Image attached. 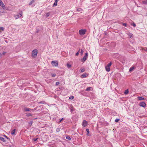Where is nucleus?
Listing matches in <instances>:
<instances>
[{"mask_svg": "<svg viewBox=\"0 0 147 147\" xmlns=\"http://www.w3.org/2000/svg\"><path fill=\"white\" fill-rule=\"evenodd\" d=\"M86 32V30L85 29H82L80 30L79 31V33L80 35H83L85 34Z\"/></svg>", "mask_w": 147, "mask_h": 147, "instance_id": "7ed1b4c3", "label": "nucleus"}, {"mask_svg": "<svg viewBox=\"0 0 147 147\" xmlns=\"http://www.w3.org/2000/svg\"><path fill=\"white\" fill-rule=\"evenodd\" d=\"M66 138L68 140H71V138L69 136H67L66 137Z\"/></svg>", "mask_w": 147, "mask_h": 147, "instance_id": "a878e982", "label": "nucleus"}, {"mask_svg": "<svg viewBox=\"0 0 147 147\" xmlns=\"http://www.w3.org/2000/svg\"><path fill=\"white\" fill-rule=\"evenodd\" d=\"M45 103V101H40L38 102V103L40 104H44Z\"/></svg>", "mask_w": 147, "mask_h": 147, "instance_id": "2f4dec72", "label": "nucleus"}, {"mask_svg": "<svg viewBox=\"0 0 147 147\" xmlns=\"http://www.w3.org/2000/svg\"><path fill=\"white\" fill-rule=\"evenodd\" d=\"M88 57V53H85V55L83 57V58L81 59V61L82 62H84L87 59Z\"/></svg>", "mask_w": 147, "mask_h": 147, "instance_id": "f03ea898", "label": "nucleus"}, {"mask_svg": "<svg viewBox=\"0 0 147 147\" xmlns=\"http://www.w3.org/2000/svg\"><path fill=\"white\" fill-rule=\"evenodd\" d=\"M128 35L130 38H131L132 36L133 35V34H132L130 33H128Z\"/></svg>", "mask_w": 147, "mask_h": 147, "instance_id": "5701e85b", "label": "nucleus"}, {"mask_svg": "<svg viewBox=\"0 0 147 147\" xmlns=\"http://www.w3.org/2000/svg\"><path fill=\"white\" fill-rule=\"evenodd\" d=\"M5 136V137H6V138H7V136Z\"/></svg>", "mask_w": 147, "mask_h": 147, "instance_id": "49530a36", "label": "nucleus"}, {"mask_svg": "<svg viewBox=\"0 0 147 147\" xmlns=\"http://www.w3.org/2000/svg\"><path fill=\"white\" fill-rule=\"evenodd\" d=\"M38 139V138H33V140L34 141H36Z\"/></svg>", "mask_w": 147, "mask_h": 147, "instance_id": "473e14b6", "label": "nucleus"}, {"mask_svg": "<svg viewBox=\"0 0 147 147\" xmlns=\"http://www.w3.org/2000/svg\"><path fill=\"white\" fill-rule=\"evenodd\" d=\"M74 98L73 96H71L69 97V98L70 99H73Z\"/></svg>", "mask_w": 147, "mask_h": 147, "instance_id": "c756f323", "label": "nucleus"}, {"mask_svg": "<svg viewBox=\"0 0 147 147\" xmlns=\"http://www.w3.org/2000/svg\"><path fill=\"white\" fill-rule=\"evenodd\" d=\"M80 50H79L78 52L76 53V55L78 56L79 55V54L80 53Z\"/></svg>", "mask_w": 147, "mask_h": 147, "instance_id": "c85d7f7f", "label": "nucleus"}, {"mask_svg": "<svg viewBox=\"0 0 147 147\" xmlns=\"http://www.w3.org/2000/svg\"><path fill=\"white\" fill-rule=\"evenodd\" d=\"M142 3L144 4H147V0L143 1Z\"/></svg>", "mask_w": 147, "mask_h": 147, "instance_id": "aec40b11", "label": "nucleus"}, {"mask_svg": "<svg viewBox=\"0 0 147 147\" xmlns=\"http://www.w3.org/2000/svg\"><path fill=\"white\" fill-rule=\"evenodd\" d=\"M59 82H57L56 83V85H59Z\"/></svg>", "mask_w": 147, "mask_h": 147, "instance_id": "58836bf2", "label": "nucleus"}, {"mask_svg": "<svg viewBox=\"0 0 147 147\" xmlns=\"http://www.w3.org/2000/svg\"><path fill=\"white\" fill-rule=\"evenodd\" d=\"M112 65V63L111 62H110L107 65V67H110L111 66V65Z\"/></svg>", "mask_w": 147, "mask_h": 147, "instance_id": "6ab92c4d", "label": "nucleus"}, {"mask_svg": "<svg viewBox=\"0 0 147 147\" xmlns=\"http://www.w3.org/2000/svg\"><path fill=\"white\" fill-rule=\"evenodd\" d=\"M6 52H3L2 53H0V57H2L3 56L5 55V54Z\"/></svg>", "mask_w": 147, "mask_h": 147, "instance_id": "2eb2a0df", "label": "nucleus"}, {"mask_svg": "<svg viewBox=\"0 0 147 147\" xmlns=\"http://www.w3.org/2000/svg\"><path fill=\"white\" fill-rule=\"evenodd\" d=\"M4 30V28H3V27H1L0 28V30H2V31H3Z\"/></svg>", "mask_w": 147, "mask_h": 147, "instance_id": "4c0bfd02", "label": "nucleus"}, {"mask_svg": "<svg viewBox=\"0 0 147 147\" xmlns=\"http://www.w3.org/2000/svg\"><path fill=\"white\" fill-rule=\"evenodd\" d=\"M119 119H116L115 120V121L116 122H118L119 121Z\"/></svg>", "mask_w": 147, "mask_h": 147, "instance_id": "e433bc0d", "label": "nucleus"}, {"mask_svg": "<svg viewBox=\"0 0 147 147\" xmlns=\"http://www.w3.org/2000/svg\"><path fill=\"white\" fill-rule=\"evenodd\" d=\"M22 11H21L20 12L19 14L17 15H16L15 16V17L16 19H18L20 17L22 16Z\"/></svg>", "mask_w": 147, "mask_h": 147, "instance_id": "39448f33", "label": "nucleus"}, {"mask_svg": "<svg viewBox=\"0 0 147 147\" xmlns=\"http://www.w3.org/2000/svg\"><path fill=\"white\" fill-rule=\"evenodd\" d=\"M0 5L2 7L3 9H5V6L2 1H0Z\"/></svg>", "mask_w": 147, "mask_h": 147, "instance_id": "6e6552de", "label": "nucleus"}, {"mask_svg": "<svg viewBox=\"0 0 147 147\" xmlns=\"http://www.w3.org/2000/svg\"><path fill=\"white\" fill-rule=\"evenodd\" d=\"M67 66L68 68H70L71 67V65L69 63L67 64Z\"/></svg>", "mask_w": 147, "mask_h": 147, "instance_id": "4be33fe9", "label": "nucleus"}, {"mask_svg": "<svg viewBox=\"0 0 147 147\" xmlns=\"http://www.w3.org/2000/svg\"><path fill=\"white\" fill-rule=\"evenodd\" d=\"M30 124H32V123H30Z\"/></svg>", "mask_w": 147, "mask_h": 147, "instance_id": "de8ad7c7", "label": "nucleus"}, {"mask_svg": "<svg viewBox=\"0 0 147 147\" xmlns=\"http://www.w3.org/2000/svg\"><path fill=\"white\" fill-rule=\"evenodd\" d=\"M92 90V87H88L86 90V91H89L90 90Z\"/></svg>", "mask_w": 147, "mask_h": 147, "instance_id": "9d476101", "label": "nucleus"}, {"mask_svg": "<svg viewBox=\"0 0 147 147\" xmlns=\"http://www.w3.org/2000/svg\"><path fill=\"white\" fill-rule=\"evenodd\" d=\"M51 64L53 66L57 67L58 65V62L57 61H52L51 62Z\"/></svg>", "mask_w": 147, "mask_h": 147, "instance_id": "20e7f679", "label": "nucleus"}, {"mask_svg": "<svg viewBox=\"0 0 147 147\" xmlns=\"http://www.w3.org/2000/svg\"><path fill=\"white\" fill-rule=\"evenodd\" d=\"M32 115L31 113H28L26 115V116L28 117L31 116H32Z\"/></svg>", "mask_w": 147, "mask_h": 147, "instance_id": "393cba45", "label": "nucleus"}, {"mask_svg": "<svg viewBox=\"0 0 147 147\" xmlns=\"http://www.w3.org/2000/svg\"><path fill=\"white\" fill-rule=\"evenodd\" d=\"M138 99L140 100H143L144 99V98L140 96H138Z\"/></svg>", "mask_w": 147, "mask_h": 147, "instance_id": "4468645a", "label": "nucleus"}, {"mask_svg": "<svg viewBox=\"0 0 147 147\" xmlns=\"http://www.w3.org/2000/svg\"><path fill=\"white\" fill-rule=\"evenodd\" d=\"M140 105L141 107H145L146 106V104L144 102H141L140 103Z\"/></svg>", "mask_w": 147, "mask_h": 147, "instance_id": "0eeeda50", "label": "nucleus"}, {"mask_svg": "<svg viewBox=\"0 0 147 147\" xmlns=\"http://www.w3.org/2000/svg\"><path fill=\"white\" fill-rule=\"evenodd\" d=\"M81 72H83L85 71V69L84 68H83L82 69H81Z\"/></svg>", "mask_w": 147, "mask_h": 147, "instance_id": "cd10ccee", "label": "nucleus"}, {"mask_svg": "<svg viewBox=\"0 0 147 147\" xmlns=\"http://www.w3.org/2000/svg\"><path fill=\"white\" fill-rule=\"evenodd\" d=\"M105 69L107 71H109L110 70V68L109 67H107V66H106L105 67Z\"/></svg>", "mask_w": 147, "mask_h": 147, "instance_id": "f8f14e48", "label": "nucleus"}, {"mask_svg": "<svg viewBox=\"0 0 147 147\" xmlns=\"http://www.w3.org/2000/svg\"><path fill=\"white\" fill-rule=\"evenodd\" d=\"M57 131L58 132L59 131V129L58 128L57 129Z\"/></svg>", "mask_w": 147, "mask_h": 147, "instance_id": "79ce46f5", "label": "nucleus"}, {"mask_svg": "<svg viewBox=\"0 0 147 147\" xmlns=\"http://www.w3.org/2000/svg\"><path fill=\"white\" fill-rule=\"evenodd\" d=\"M134 69V67L132 66V67H131L129 69V72L132 71Z\"/></svg>", "mask_w": 147, "mask_h": 147, "instance_id": "9b49d317", "label": "nucleus"}, {"mask_svg": "<svg viewBox=\"0 0 147 147\" xmlns=\"http://www.w3.org/2000/svg\"><path fill=\"white\" fill-rule=\"evenodd\" d=\"M57 2H56L55 1V2L53 4V6H55L57 5Z\"/></svg>", "mask_w": 147, "mask_h": 147, "instance_id": "bb28decb", "label": "nucleus"}, {"mask_svg": "<svg viewBox=\"0 0 147 147\" xmlns=\"http://www.w3.org/2000/svg\"><path fill=\"white\" fill-rule=\"evenodd\" d=\"M51 75L52 77H55L56 76V74H51Z\"/></svg>", "mask_w": 147, "mask_h": 147, "instance_id": "72a5a7b5", "label": "nucleus"}, {"mask_svg": "<svg viewBox=\"0 0 147 147\" xmlns=\"http://www.w3.org/2000/svg\"><path fill=\"white\" fill-rule=\"evenodd\" d=\"M128 92H124V93L125 95H127L128 94Z\"/></svg>", "mask_w": 147, "mask_h": 147, "instance_id": "c03bdc74", "label": "nucleus"}, {"mask_svg": "<svg viewBox=\"0 0 147 147\" xmlns=\"http://www.w3.org/2000/svg\"><path fill=\"white\" fill-rule=\"evenodd\" d=\"M84 52V51L82 49H81V53L82 55L83 54Z\"/></svg>", "mask_w": 147, "mask_h": 147, "instance_id": "ea45409f", "label": "nucleus"}, {"mask_svg": "<svg viewBox=\"0 0 147 147\" xmlns=\"http://www.w3.org/2000/svg\"><path fill=\"white\" fill-rule=\"evenodd\" d=\"M34 2V0H32L29 3V5H31Z\"/></svg>", "mask_w": 147, "mask_h": 147, "instance_id": "412c9836", "label": "nucleus"}, {"mask_svg": "<svg viewBox=\"0 0 147 147\" xmlns=\"http://www.w3.org/2000/svg\"><path fill=\"white\" fill-rule=\"evenodd\" d=\"M124 92H129L128 90V89H127Z\"/></svg>", "mask_w": 147, "mask_h": 147, "instance_id": "37998d69", "label": "nucleus"}, {"mask_svg": "<svg viewBox=\"0 0 147 147\" xmlns=\"http://www.w3.org/2000/svg\"><path fill=\"white\" fill-rule=\"evenodd\" d=\"M123 26H126L127 24L126 23H123Z\"/></svg>", "mask_w": 147, "mask_h": 147, "instance_id": "a19ab883", "label": "nucleus"}, {"mask_svg": "<svg viewBox=\"0 0 147 147\" xmlns=\"http://www.w3.org/2000/svg\"><path fill=\"white\" fill-rule=\"evenodd\" d=\"M64 119L63 118H62L61 119H60V120L59 121V123H61L63 120Z\"/></svg>", "mask_w": 147, "mask_h": 147, "instance_id": "f704fd0d", "label": "nucleus"}, {"mask_svg": "<svg viewBox=\"0 0 147 147\" xmlns=\"http://www.w3.org/2000/svg\"><path fill=\"white\" fill-rule=\"evenodd\" d=\"M77 10L78 11H80L82 12V9L81 8H79L77 9Z\"/></svg>", "mask_w": 147, "mask_h": 147, "instance_id": "a211bd4d", "label": "nucleus"}, {"mask_svg": "<svg viewBox=\"0 0 147 147\" xmlns=\"http://www.w3.org/2000/svg\"><path fill=\"white\" fill-rule=\"evenodd\" d=\"M0 140L4 142H5V139L2 137H0Z\"/></svg>", "mask_w": 147, "mask_h": 147, "instance_id": "ddd939ff", "label": "nucleus"}, {"mask_svg": "<svg viewBox=\"0 0 147 147\" xmlns=\"http://www.w3.org/2000/svg\"><path fill=\"white\" fill-rule=\"evenodd\" d=\"M86 76V75L85 74H83L81 76V77L82 78H85Z\"/></svg>", "mask_w": 147, "mask_h": 147, "instance_id": "f3484780", "label": "nucleus"}, {"mask_svg": "<svg viewBox=\"0 0 147 147\" xmlns=\"http://www.w3.org/2000/svg\"><path fill=\"white\" fill-rule=\"evenodd\" d=\"M55 1L56 2H57L58 1V0H55Z\"/></svg>", "mask_w": 147, "mask_h": 147, "instance_id": "a18cd8bd", "label": "nucleus"}, {"mask_svg": "<svg viewBox=\"0 0 147 147\" xmlns=\"http://www.w3.org/2000/svg\"><path fill=\"white\" fill-rule=\"evenodd\" d=\"M15 129H14L13 130H12L11 132V134L12 135H14L15 134Z\"/></svg>", "mask_w": 147, "mask_h": 147, "instance_id": "dca6fc26", "label": "nucleus"}, {"mask_svg": "<svg viewBox=\"0 0 147 147\" xmlns=\"http://www.w3.org/2000/svg\"><path fill=\"white\" fill-rule=\"evenodd\" d=\"M50 13L49 12H48L46 14V16L47 17H49V15H50Z\"/></svg>", "mask_w": 147, "mask_h": 147, "instance_id": "7c9ffc66", "label": "nucleus"}, {"mask_svg": "<svg viewBox=\"0 0 147 147\" xmlns=\"http://www.w3.org/2000/svg\"><path fill=\"white\" fill-rule=\"evenodd\" d=\"M30 124H32V123H30Z\"/></svg>", "mask_w": 147, "mask_h": 147, "instance_id": "09e8293b", "label": "nucleus"}, {"mask_svg": "<svg viewBox=\"0 0 147 147\" xmlns=\"http://www.w3.org/2000/svg\"><path fill=\"white\" fill-rule=\"evenodd\" d=\"M88 124L87 122L85 120H84L82 123V125L84 127L86 126Z\"/></svg>", "mask_w": 147, "mask_h": 147, "instance_id": "423d86ee", "label": "nucleus"}, {"mask_svg": "<svg viewBox=\"0 0 147 147\" xmlns=\"http://www.w3.org/2000/svg\"><path fill=\"white\" fill-rule=\"evenodd\" d=\"M24 109L25 111H34L32 109H30V108H28L25 107L24 108Z\"/></svg>", "mask_w": 147, "mask_h": 147, "instance_id": "1a4fd4ad", "label": "nucleus"}, {"mask_svg": "<svg viewBox=\"0 0 147 147\" xmlns=\"http://www.w3.org/2000/svg\"><path fill=\"white\" fill-rule=\"evenodd\" d=\"M37 53L38 51L37 49H35L33 50L32 53V56L34 57H36L37 56Z\"/></svg>", "mask_w": 147, "mask_h": 147, "instance_id": "f257e3e1", "label": "nucleus"}, {"mask_svg": "<svg viewBox=\"0 0 147 147\" xmlns=\"http://www.w3.org/2000/svg\"><path fill=\"white\" fill-rule=\"evenodd\" d=\"M86 131L87 133V135L88 136H89V135H88V134L89 133V129H86Z\"/></svg>", "mask_w": 147, "mask_h": 147, "instance_id": "b1692460", "label": "nucleus"}, {"mask_svg": "<svg viewBox=\"0 0 147 147\" xmlns=\"http://www.w3.org/2000/svg\"><path fill=\"white\" fill-rule=\"evenodd\" d=\"M131 25L134 27H135L136 26V24L134 23H133L132 24H131Z\"/></svg>", "mask_w": 147, "mask_h": 147, "instance_id": "c9c22d12", "label": "nucleus"}]
</instances>
